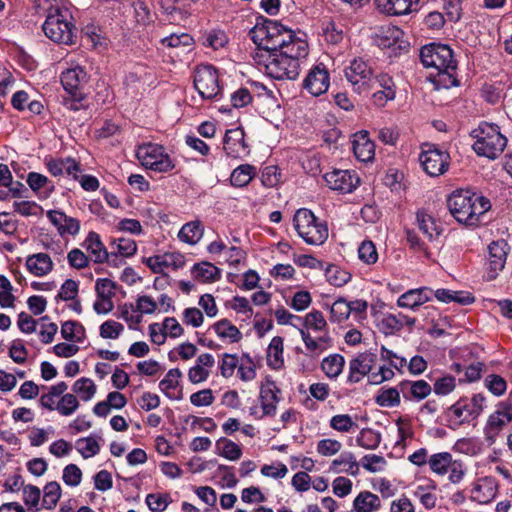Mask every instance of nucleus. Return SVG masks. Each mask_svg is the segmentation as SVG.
Returning <instances> with one entry per match:
<instances>
[{"label":"nucleus","mask_w":512,"mask_h":512,"mask_svg":"<svg viewBox=\"0 0 512 512\" xmlns=\"http://www.w3.org/2000/svg\"><path fill=\"white\" fill-rule=\"evenodd\" d=\"M330 427L338 432H350L358 428L356 422L353 421L349 414H337L330 419Z\"/></svg>","instance_id":"obj_55"},{"label":"nucleus","mask_w":512,"mask_h":512,"mask_svg":"<svg viewBox=\"0 0 512 512\" xmlns=\"http://www.w3.org/2000/svg\"><path fill=\"white\" fill-rule=\"evenodd\" d=\"M181 241L188 244H196L202 237V228L199 221L184 224L178 233Z\"/></svg>","instance_id":"obj_42"},{"label":"nucleus","mask_w":512,"mask_h":512,"mask_svg":"<svg viewBox=\"0 0 512 512\" xmlns=\"http://www.w3.org/2000/svg\"><path fill=\"white\" fill-rule=\"evenodd\" d=\"M397 314L385 313L378 319L377 328L386 336L397 334L402 330V323Z\"/></svg>","instance_id":"obj_39"},{"label":"nucleus","mask_w":512,"mask_h":512,"mask_svg":"<svg viewBox=\"0 0 512 512\" xmlns=\"http://www.w3.org/2000/svg\"><path fill=\"white\" fill-rule=\"evenodd\" d=\"M353 508L356 512H376L381 508V501L378 495L364 490L355 497Z\"/></svg>","instance_id":"obj_30"},{"label":"nucleus","mask_w":512,"mask_h":512,"mask_svg":"<svg viewBox=\"0 0 512 512\" xmlns=\"http://www.w3.org/2000/svg\"><path fill=\"white\" fill-rule=\"evenodd\" d=\"M142 165L149 170L166 173L171 171L175 165L163 146L148 144L138 152Z\"/></svg>","instance_id":"obj_14"},{"label":"nucleus","mask_w":512,"mask_h":512,"mask_svg":"<svg viewBox=\"0 0 512 512\" xmlns=\"http://www.w3.org/2000/svg\"><path fill=\"white\" fill-rule=\"evenodd\" d=\"M325 276L327 281L335 286L342 287L351 280V274L339 266L330 264L325 270Z\"/></svg>","instance_id":"obj_44"},{"label":"nucleus","mask_w":512,"mask_h":512,"mask_svg":"<svg viewBox=\"0 0 512 512\" xmlns=\"http://www.w3.org/2000/svg\"><path fill=\"white\" fill-rule=\"evenodd\" d=\"M292 29L287 28L281 22L269 19L262 15L256 17L254 27L249 31V36L257 47L254 59L259 65H264L267 54H272L285 39H291Z\"/></svg>","instance_id":"obj_3"},{"label":"nucleus","mask_w":512,"mask_h":512,"mask_svg":"<svg viewBox=\"0 0 512 512\" xmlns=\"http://www.w3.org/2000/svg\"><path fill=\"white\" fill-rule=\"evenodd\" d=\"M267 363L273 369H279L284 364L283 359V338L275 336L272 338L267 350Z\"/></svg>","instance_id":"obj_34"},{"label":"nucleus","mask_w":512,"mask_h":512,"mask_svg":"<svg viewBox=\"0 0 512 512\" xmlns=\"http://www.w3.org/2000/svg\"><path fill=\"white\" fill-rule=\"evenodd\" d=\"M42 30L47 38L57 44L73 45L76 42L77 28L68 8L51 5Z\"/></svg>","instance_id":"obj_4"},{"label":"nucleus","mask_w":512,"mask_h":512,"mask_svg":"<svg viewBox=\"0 0 512 512\" xmlns=\"http://www.w3.org/2000/svg\"><path fill=\"white\" fill-rule=\"evenodd\" d=\"M90 76L85 67L74 65L62 71L60 82L67 93L68 97H64L63 104L69 110L79 111L82 109L83 101L87 97V87Z\"/></svg>","instance_id":"obj_8"},{"label":"nucleus","mask_w":512,"mask_h":512,"mask_svg":"<svg viewBox=\"0 0 512 512\" xmlns=\"http://www.w3.org/2000/svg\"><path fill=\"white\" fill-rule=\"evenodd\" d=\"M344 365L345 358L338 353H334L323 359L321 369L327 377L334 379L342 373Z\"/></svg>","instance_id":"obj_36"},{"label":"nucleus","mask_w":512,"mask_h":512,"mask_svg":"<svg viewBox=\"0 0 512 512\" xmlns=\"http://www.w3.org/2000/svg\"><path fill=\"white\" fill-rule=\"evenodd\" d=\"M257 168L251 164H241L230 175V183L233 187H246L256 176Z\"/></svg>","instance_id":"obj_31"},{"label":"nucleus","mask_w":512,"mask_h":512,"mask_svg":"<svg viewBox=\"0 0 512 512\" xmlns=\"http://www.w3.org/2000/svg\"><path fill=\"white\" fill-rule=\"evenodd\" d=\"M159 6L162 14L169 17V20L180 18L186 9L184 0H159Z\"/></svg>","instance_id":"obj_49"},{"label":"nucleus","mask_w":512,"mask_h":512,"mask_svg":"<svg viewBox=\"0 0 512 512\" xmlns=\"http://www.w3.org/2000/svg\"><path fill=\"white\" fill-rule=\"evenodd\" d=\"M14 211L22 216H41L43 208L34 201H21L13 203Z\"/></svg>","instance_id":"obj_64"},{"label":"nucleus","mask_w":512,"mask_h":512,"mask_svg":"<svg viewBox=\"0 0 512 512\" xmlns=\"http://www.w3.org/2000/svg\"><path fill=\"white\" fill-rule=\"evenodd\" d=\"M379 13L386 16H404L419 9L420 0H374Z\"/></svg>","instance_id":"obj_20"},{"label":"nucleus","mask_w":512,"mask_h":512,"mask_svg":"<svg viewBox=\"0 0 512 512\" xmlns=\"http://www.w3.org/2000/svg\"><path fill=\"white\" fill-rule=\"evenodd\" d=\"M26 181L29 187L38 194L40 199L48 198L54 191L53 183L40 173L30 172Z\"/></svg>","instance_id":"obj_28"},{"label":"nucleus","mask_w":512,"mask_h":512,"mask_svg":"<svg viewBox=\"0 0 512 512\" xmlns=\"http://www.w3.org/2000/svg\"><path fill=\"white\" fill-rule=\"evenodd\" d=\"M294 228L308 245H322L328 238V227L307 208L298 209L293 217Z\"/></svg>","instance_id":"obj_10"},{"label":"nucleus","mask_w":512,"mask_h":512,"mask_svg":"<svg viewBox=\"0 0 512 512\" xmlns=\"http://www.w3.org/2000/svg\"><path fill=\"white\" fill-rule=\"evenodd\" d=\"M25 265L28 271L37 277H43L49 274L54 267L51 257L46 253L29 255Z\"/></svg>","instance_id":"obj_26"},{"label":"nucleus","mask_w":512,"mask_h":512,"mask_svg":"<svg viewBox=\"0 0 512 512\" xmlns=\"http://www.w3.org/2000/svg\"><path fill=\"white\" fill-rule=\"evenodd\" d=\"M191 273L195 280L203 283H212L220 280L221 270L210 262L203 261L192 266Z\"/></svg>","instance_id":"obj_29"},{"label":"nucleus","mask_w":512,"mask_h":512,"mask_svg":"<svg viewBox=\"0 0 512 512\" xmlns=\"http://www.w3.org/2000/svg\"><path fill=\"white\" fill-rule=\"evenodd\" d=\"M400 387H382L375 396V402L380 407H397L401 403Z\"/></svg>","instance_id":"obj_35"},{"label":"nucleus","mask_w":512,"mask_h":512,"mask_svg":"<svg viewBox=\"0 0 512 512\" xmlns=\"http://www.w3.org/2000/svg\"><path fill=\"white\" fill-rule=\"evenodd\" d=\"M193 84L202 99H217L222 92L218 71L212 64H200L195 68Z\"/></svg>","instance_id":"obj_13"},{"label":"nucleus","mask_w":512,"mask_h":512,"mask_svg":"<svg viewBox=\"0 0 512 512\" xmlns=\"http://www.w3.org/2000/svg\"><path fill=\"white\" fill-rule=\"evenodd\" d=\"M447 207L453 218L466 227H477L481 217L491 209L488 198L471 189H456L447 197Z\"/></svg>","instance_id":"obj_2"},{"label":"nucleus","mask_w":512,"mask_h":512,"mask_svg":"<svg viewBox=\"0 0 512 512\" xmlns=\"http://www.w3.org/2000/svg\"><path fill=\"white\" fill-rule=\"evenodd\" d=\"M259 399L263 411L261 417L275 416L277 411V404L281 401L282 396L280 388L276 385V382L270 376H267L261 383Z\"/></svg>","instance_id":"obj_17"},{"label":"nucleus","mask_w":512,"mask_h":512,"mask_svg":"<svg viewBox=\"0 0 512 512\" xmlns=\"http://www.w3.org/2000/svg\"><path fill=\"white\" fill-rule=\"evenodd\" d=\"M330 86V75L323 63L314 65L303 81V88L313 96L324 94Z\"/></svg>","instance_id":"obj_18"},{"label":"nucleus","mask_w":512,"mask_h":512,"mask_svg":"<svg viewBox=\"0 0 512 512\" xmlns=\"http://www.w3.org/2000/svg\"><path fill=\"white\" fill-rule=\"evenodd\" d=\"M351 314L349 302L340 297L330 306V321L333 323H342L346 321Z\"/></svg>","instance_id":"obj_48"},{"label":"nucleus","mask_w":512,"mask_h":512,"mask_svg":"<svg viewBox=\"0 0 512 512\" xmlns=\"http://www.w3.org/2000/svg\"><path fill=\"white\" fill-rule=\"evenodd\" d=\"M77 450L84 459L93 457L100 452V445L95 437L80 438L76 442Z\"/></svg>","instance_id":"obj_53"},{"label":"nucleus","mask_w":512,"mask_h":512,"mask_svg":"<svg viewBox=\"0 0 512 512\" xmlns=\"http://www.w3.org/2000/svg\"><path fill=\"white\" fill-rule=\"evenodd\" d=\"M305 33L292 31L291 39H285L272 54H267L264 67L266 73L274 79L295 80L298 78L301 66L309 54Z\"/></svg>","instance_id":"obj_1"},{"label":"nucleus","mask_w":512,"mask_h":512,"mask_svg":"<svg viewBox=\"0 0 512 512\" xmlns=\"http://www.w3.org/2000/svg\"><path fill=\"white\" fill-rule=\"evenodd\" d=\"M245 132L242 128L226 131L223 138V149L227 157L242 159L249 154V147L245 142Z\"/></svg>","instance_id":"obj_19"},{"label":"nucleus","mask_w":512,"mask_h":512,"mask_svg":"<svg viewBox=\"0 0 512 512\" xmlns=\"http://www.w3.org/2000/svg\"><path fill=\"white\" fill-rule=\"evenodd\" d=\"M161 44L168 48H192L194 44V39L188 33L170 34L169 36H166L161 39Z\"/></svg>","instance_id":"obj_52"},{"label":"nucleus","mask_w":512,"mask_h":512,"mask_svg":"<svg viewBox=\"0 0 512 512\" xmlns=\"http://www.w3.org/2000/svg\"><path fill=\"white\" fill-rule=\"evenodd\" d=\"M352 149L355 157L361 162H368L374 158L375 144L369 139L368 132L365 130L354 134Z\"/></svg>","instance_id":"obj_24"},{"label":"nucleus","mask_w":512,"mask_h":512,"mask_svg":"<svg viewBox=\"0 0 512 512\" xmlns=\"http://www.w3.org/2000/svg\"><path fill=\"white\" fill-rule=\"evenodd\" d=\"M327 186L341 193H351L360 184V178L353 170L334 169L324 175Z\"/></svg>","instance_id":"obj_16"},{"label":"nucleus","mask_w":512,"mask_h":512,"mask_svg":"<svg viewBox=\"0 0 512 512\" xmlns=\"http://www.w3.org/2000/svg\"><path fill=\"white\" fill-rule=\"evenodd\" d=\"M110 246L115 247V251L122 257H132L137 252V244L131 238H113L111 239Z\"/></svg>","instance_id":"obj_51"},{"label":"nucleus","mask_w":512,"mask_h":512,"mask_svg":"<svg viewBox=\"0 0 512 512\" xmlns=\"http://www.w3.org/2000/svg\"><path fill=\"white\" fill-rule=\"evenodd\" d=\"M420 61L425 68H434L439 76H446L450 86H458L457 61L453 50L446 44L432 42L420 49Z\"/></svg>","instance_id":"obj_5"},{"label":"nucleus","mask_w":512,"mask_h":512,"mask_svg":"<svg viewBox=\"0 0 512 512\" xmlns=\"http://www.w3.org/2000/svg\"><path fill=\"white\" fill-rule=\"evenodd\" d=\"M404 36V32L397 26H390L382 29L375 36L376 45L382 50H388L391 45L398 40V37Z\"/></svg>","instance_id":"obj_37"},{"label":"nucleus","mask_w":512,"mask_h":512,"mask_svg":"<svg viewBox=\"0 0 512 512\" xmlns=\"http://www.w3.org/2000/svg\"><path fill=\"white\" fill-rule=\"evenodd\" d=\"M380 358L387 363L385 364L387 367H390L391 370L395 369L401 374H403V370L407 366L406 358L397 355L384 345H382L380 349Z\"/></svg>","instance_id":"obj_46"},{"label":"nucleus","mask_w":512,"mask_h":512,"mask_svg":"<svg viewBox=\"0 0 512 512\" xmlns=\"http://www.w3.org/2000/svg\"><path fill=\"white\" fill-rule=\"evenodd\" d=\"M344 76L353 93L368 97L374 90L375 70L370 59L354 57L344 68Z\"/></svg>","instance_id":"obj_9"},{"label":"nucleus","mask_w":512,"mask_h":512,"mask_svg":"<svg viewBox=\"0 0 512 512\" xmlns=\"http://www.w3.org/2000/svg\"><path fill=\"white\" fill-rule=\"evenodd\" d=\"M510 250V245L504 239L492 241L488 245L487 267L484 276L487 281L495 280L504 269Z\"/></svg>","instance_id":"obj_15"},{"label":"nucleus","mask_w":512,"mask_h":512,"mask_svg":"<svg viewBox=\"0 0 512 512\" xmlns=\"http://www.w3.org/2000/svg\"><path fill=\"white\" fill-rule=\"evenodd\" d=\"M359 259L367 265H372L378 260V253L371 240H364L358 248Z\"/></svg>","instance_id":"obj_59"},{"label":"nucleus","mask_w":512,"mask_h":512,"mask_svg":"<svg viewBox=\"0 0 512 512\" xmlns=\"http://www.w3.org/2000/svg\"><path fill=\"white\" fill-rule=\"evenodd\" d=\"M484 386L496 397L505 394L507 390L506 380L498 374H489L484 379Z\"/></svg>","instance_id":"obj_54"},{"label":"nucleus","mask_w":512,"mask_h":512,"mask_svg":"<svg viewBox=\"0 0 512 512\" xmlns=\"http://www.w3.org/2000/svg\"><path fill=\"white\" fill-rule=\"evenodd\" d=\"M116 283L108 278H99L96 280L95 291L98 299L111 300L115 295Z\"/></svg>","instance_id":"obj_60"},{"label":"nucleus","mask_w":512,"mask_h":512,"mask_svg":"<svg viewBox=\"0 0 512 512\" xmlns=\"http://www.w3.org/2000/svg\"><path fill=\"white\" fill-rule=\"evenodd\" d=\"M79 408V401L72 393L64 394L57 402L56 410L62 416H70Z\"/></svg>","instance_id":"obj_56"},{"label":"nucleus","mask_w":512,"mask_h":512,"mask_svg":"<svg viewBox=\"0 0 512 512\" xmlns=\"http://www.w3.org/2000/svg\"><path fill=\"white\" fill-rule=\"evenodd\" d=\"M416 221L419 230L430 240L433 241L440 235L435 219L424 210L416 213Z\"/></svg>","instance_id":"obj_33"},{"label":"nucleus","mask_w":512,"mask_h":512,"mask_svg":"<svg viewBox=\"0 0 512 512\" xmlns=\"http://www.w3.org/2000/svg\"><path fill=\"white\" fill-rule=\"evenodd\" d=\"M182 377V372L179 368L170 369L165 377L160 381L159 388L169 399H182V390L178 395H174L171 391L179 386V379Z\"/></svg>","instance_id":"obj_32"},{"label":"nucleus","mask_w":512,"mask_h":512,"mask_svg":"<svg viewBox=\"0 0 512 512\" xmlns=\"http://www.w3.org/2000/svg\"><path fill=\"white\" fill-rule=\"evenodd\" d=\"M452 459V455L449 452H440L431 455L428 463L434 473L445 475L448 472L449 465L452 464Z\"/></svg>","instance_id":"obj_47"},{"label":"nucleus","mask_w":512,"mask_h":512,"mask_svg":"<svg viewBox=\"0 0 512 512\" xmlns=\"http://www.w3.org/2000/svg\"><path fill=\"white\" fill-rule=\"evenodd\" d=\"M433 298V290L429 287L410 289L397 299V306L416 310L418 307Z\"/></svg>","instance_id":"obj_22"},{"label":"nucleus","mask_w":512,"mask_h":512,"mask_svg":"<svg viewBox=\"0 0 512 512\" xmlns=\"http://www.w3.org/2000/svg\"><path fill=\"white\" fill-rule=\"evenodd\" d=\"M302 324L301 329H305L309 331L310 329L313 331H325L328 327L327 321L323 316V313L319 310H312L307 313L304 317H302V321H299Z\"/></svg>","instance_id":"obj_40"},{"label":"nucleus","mask_w":512,"mask_h":512,"mask_svg":"<svg viewBox=\"0 0 512 512\" xmlns=\"http://www.w3.org/2000/svg\"><path fill=\"white\" fill-rule=\"evenodd\" d=\"M61 497V486L56 481L48 482L44 487L42 506L47 510L54 509Z\"/></svg>","instance_id":"obj_45"},{"label":"nucleus","mask_w":512,"mask_h":512,"mask_svg":"<svg viewBox=\"0 0 512 512\" xmlns=\"http://www.w3.org/2000/svg\"><path fill=\"white\" fill-rule=\"evenodd\" d=\"M456 388V379L452 375H445L436 379L433 384V391L436 395L446 396L452 393Z\"/></svg>","instance_id":"obj_62"},{"label":"nucleus","mask_w":512,"mask_h":512,"mask_svg":"<svg viewBox=\"0 0 512 512\" xmlns=\"http://www.w3.org/2000/svg\"><path fill=\"white\" fill-rule=\"evenodd\" d=\"M406 240L409 248L414 252L423 253V255L430 259L432 253L430 252L427 245L418 237L417 233L413 229H405Z\"/></svg>","instance_id":"obj_57"},{"label":"nucleus","mask_w":512,"mask_h":512,"mask_svg":"<svg viewBox=\"0 0 512 512\" xmlns=\"http://www.w3.org/2000/svg\"><path fill=\"white\" fill-rule=\"evenodd\" d=\"M83 246L91 254L92 259L97 264L105 263L108 259V251L103 244L100 235L95 231H90L83 243Z\"/></svg>","instance_id":"obj_27"},{"label":"nucleus","mask_w":512,"mask_h":512,"mask_svg":"<svg viewBox=\"0 0 512 512\" xmlns=\"http://www.w3.org/2000/svg\"><path fill=\"white\" fill-rule=\"evenodd\" d=\"M419 162L427 175L438 177L448 171L451 157L449 152L439 145L424 143L419 154Z\"/></svg>","instance_id":"obj_12"},{"label":"nucleus","mask_w":512,"mask_h":512,"mask_svg":"<svg viewBox=\"0 0 512 512\" xmlns=\"http://www.w3.org/2000/svg\"><path fill=\"white\" fill-rule=\"evenodd\" d=\"M145 502L152 512H163L171 502L169 494L150 493Z\"/></svg>","instance_id":"obj_58"},{"label":"nucleus","mask_w":512,"mask_h":512,"mask_svg":"<svg viewBox=\"0 0 512 512\" xmlns=\"http://www.w3.org/2000/svg\"><path fill=\"white\" fill-rule=\"evenodd\" d=\"M46 168L52 176H60L64 172L78 179V173L82 172L80 163L71 157L65 159H50L46 162Z\"/></svg>","instance_id":"obj_25"},{"label":"nucleus","mask_w":512,"mask_h":512,"mask_svg":"<svg viewBox=\"0 0 512 512\" xmlns=\"http://www.w3.org/2000/svg\"><path fill=\"white\" fill-rule=\"evenodd\" d=\"M403 398L407 401H422L428 397L432 391L431 385L423 379L403 380L398 384Z\"/></svg>","instance_id":"obj_21"},{"label":"nucleus","mask_w":512,"mask_h":512,"mask_svg":"<svg viewBox=\"0 0 512 512\" xmlns=\"http://www.w3.org/2000/svg\"><path fill=\"white\" fill-rule=\"evenodd\" d=\"M471 136L475 139L472 148L474 152L489 160H495L504 152L508 139L501 132L499 125L482 121L473 129Z\"/></svg>","instance_id":"obj_6"},{"label":"nucleus","mask_w":512,"mask_h":512,"mask_svg":"<svg viewBox=\"0 0 512 512\" xmlns=\"http://www.w3.org/2000/svg\"><path fill=\"white\" fill-rule=\"evenodd\" d=\"M230 101L233 108L239 109L250 105L253 96L248 88L240 87L231 94Z\"/></svg>","instance_id":"obj_63"},{"label":"nucleus","mask_w":512,"mask_h":512,"mask_svg":"<svg viewBox=\"0 0 512 512\" xmlns=\"http://www.w3.org/2000/svg\"><path fill=\"white\" fill-rule=\"evenodd\" d=\"M349 367H354L367 375L368 384L370 385H380L385 381L393 379L395 376L394 370H391L385 364L379 366L376 371L368 370L357 356L349 361Z\"/></svg>","instance_id":"obj_23"},{"label":"nucleus","mask_w":512,"mask_h":512,"mask_svg":"<svg viewBox=\"0 0 512 512\" xmlns=\"http://www.w3.org/2000/svg\"><path fill=\"white\" fill-rule=\"evenodd\" d=\"M218 454L228 460H238L242 455L241 447L230 439L221 437L216 441Z\"/></svg>","instance_id":"obj_41"},{"label":"nucleus","mask_w":512,"mask_h":512,"mask_svg":"<svg viewBox=\"0 0 512 512\" xmlns=\"http://www.w3.org/2000/svg\"><path fill=\"white\" fill-rule=\"evenodd\" d=\"M486 397L482 393L473 394L471 398L460 397L443 412L445 426L457 430L463 425L474 422L483 412Z\"/></svg>","instance_id":"obj_7"},{"label":"nucleus","mask_w":512,"mask_h":512,"mask_svg":"<svg viewBox=\"0 0 512 512\" xmlns=\"http://www.w3.org/2000/svg\"><path fill=\"white\" fill-rule=\"evenodd\" d=\"M72 390L81 400L89 401L96 393V385L90 378L82 377L74 382Z\"/></svg>","instance_id":"obj_50"},{"label":"nucleus","mask_w":512,"mask_h":512,"mask_svg":"<svg viewBox=\"0 0 512 512\" xmlns=\"http://www.w3.org/2000/svg\"><path fill=\"white\" fill-rule=\"evenodd\" d=\"M79 291V283L73 279H66L55 297L56 301L75 300Z\"/></svg>","instance_id":"obj_61"},{"label":"nucleus","mask_w":512,"mask_h":512,"mask_svg":"<svg viewBox=\"0 0 512 512\" xmlns=\"http://www.w3.org/2000/svg\"><path fill=\"white\" fill-rule=\"evenodd\" d=\"M381 439L380 432L371 428H363L357 436L356 442L362 448L374 450L380 445Z\"/></svg>","instance_id":"obj_43"},{"label":"nucleus","mask_w":512,"mask_h":512,"mask_svg":"<svg viewBox=\"0 0 512 512\" xmlns=\"http://www.w3.org/2000/svg\"><path fill=\"white\" fill-rule=\"evenodd\" d=\"M512 391L509 398L496 403L495 410L488 416L484 425V439L488 446L495 444L502 430L512 422Z\"/></svg>","instance_id":"obj_11"},{"label":"nucleus","mask_w":512,"mask_h":512,"mask_svg":"<svg viewBox=\"0 0 512 512\" xmlns=\"http://www.w3.org/2000/svg\"><path fill=\"white\" fill-rule=\"evenodd\" d=\"M212 328L220 338H229L232 343L242 339V333L228 319H221L213 324Z\"/></svg>","instance_id":"obj_38"}]
</instances>
